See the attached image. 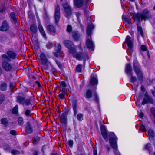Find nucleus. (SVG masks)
Here are the masks:
<instances>
[{
    "label": "nucleus",
    "mask_w": 155,
    "mask_h": 155,
    "mask_svg": "<svg viewBox=\"0 0 155 155\" xmlns=\"http://www.w3.org/2000/svg\"><path fill=\"white\" fill-rule=\"evenodd\" d=\"M133 17L137 20L139 23L141 22V21H145L149 19L151 17V15L149 11L147 8L143 9L142 12L140 14L138 12L137 13H134L133 15Z\"/></svg>",
    "instance_id": "1"
},
{
    "label": "nucleus",
    "mask_w": 155,
    "mask_h": 155,
    "mask_svg": "<svg viewBox=\"0 0 155 155\" xmlns=\"http://www.w3.org/2000/svg\"><path fill=\"white\" fill-rule=\"evenodd\" d=\"M108 139L109 142L111 147L115 150H118L117 145L118 138L114 132H110L107 130V139Z\"/></svg>",
    "instance_id": "2"
},
{
    "label": "nucleus",
    "mask_w": 155,
    "mask_h": 155,
    "mask_svg": "<svg viewBox=\"0 0 155 155\" xmlns=\"http://www.w3.org/2000/svg\"><path fill=\"white\" fill-rule=\"evenodd\" d=\"M100 129L101 134L104 140L102 138H100V143L102 147H105L106 148V146L105 144L107 141V130L105 126L103 124L101 125Z\"/></svg>",
    "instance_id": "3"
},
{
    "label": "nucleus",
    "mask_w": 155,
    "mask_h": 155,
    "mask_svg": "<svg viewBox=\"0 0 155 155\" xmlns=\"http://www.w3.org/2000/svg\"><path fill=\"white\" fill-rule=\"evenodd\" d=\"M125 72L127 74L131 76L130 79L131 82L134 83L137 80L135 76H133V70L130 63H128L126 64L125 68Z\"/></svg>",
    "instance_id": "4"
},
{
    "label": "nucleus",
    "mask_w": 155,
    "mask_h": 155,
    "mask_svg": "<svg viewBox=\"0 0 155 155\" xmlns=\"http://www.w3.org/2000/svg\"><path fill=\"white\" fill-rule=\"evenodd\" d=\"M133 67L134 71L137 76L139 81L142 82L143 80L144 75L140 68L138 67L136 64L133 62Z\"/></svg>",
    "instance_id": "5"
},
{
    "label": "nucleus",
    "mask_w": 155,
    "mask_h": 155,
    "mask_svg": "<svg viewBox=\"0 0 155 155\" xmlns=\"http://www.w3.org/2000/svg\"><path fill=\"white\" fill-rule=\"evenodd\" d=\"M148 104L154 105V102L152 97L149 94L147 91H146L144 94V97L143 98L141 104L142 105H144Z\"/></svg>",
    "instance_id": "6"
},
{
    "label": "nucleus",
    "mask_w": 155,
    "mask_h": 155,
    "mask_svg": "<svg viewBox=\"0 0 155 155\" xmlns=\"http://www.w3.org/2000/svg\"><path fill=\"white\" fill-rule=\"evenodd\" d=\"M63 43L64 45L69 49L71 53H74L76 51V47L72 41L68 40H65L63 41Z\"/></svg>",
    "instance_id": "7"
},
{
    "label": "nucleus",
    "mask_w": 155,
    "mask_h": 155,
    "mask_svg": "<svg viewBox=\"0 0 155 155\" xmlns=\"http://www.w3.org/2000/svg\"><path fill=\"white\" fill-rule=\"evenodd\" d=\"M62 5L65 12V15L68 18L71 15L72 8L67 2L63 3Z\"/></svg>",
    "instance_id": "8"
},
{
    "label": "nucleus",
    "mask_w": 155,
    "mask_h": 155,
    "mask_svg": "<svg viewBox=\"0 0 155 155\" xmlns=\"http://www.w3.org/2000/svg\"><path fill=\"white\" fill-rule=\"evenodd\" d=\"M76 51L74 53H72L73 56L75 58L79 60H82L83 59L84 60L88 57L87 54L86 53L84 54L83 52H79L76 54Z\"/></svg>",
    "instance_id": "9"
},
{
    "label": "nucleus",
    "mask_w": 155,
    "mask_h": 155,
    "mask_svg": "<svg viewBox=\"0 0 155 155\" xmlns=\"http://www.w3.org/2000/svg\"><path fill=\"white\" fill-rule=\"evenodd\" d=\"M125 42L127 44V45L128 48L132 51V48L133 46V41L132 40V38L129 35L126 36Z\"/></svg>",
    "instance_id": "10"
},
{
    "label": "nucleus",
    "mask_w": 155,
    "mask_h": 155,
    "mask_svg": "<svg viewBox=\"0 0 155 155\" xmlns=\"http://www.w3.org/2000/svg\"><path fill=\"white\" fill-rule=\"evenodd\" d=\"M60 17V7L57 5L55 8L54 18L56 23L58 22Z\"/></svg>",
    "instance_id": "11"
},
{
    "label": "nucleus",
    "mask_w": 155,
    "mask_h": 155,
    "mask_svg": "<svg viewBox=\"0 0 155 155\" xmlns=\"http://www.w3.org/2000/svg\"><path fill=\"white\" fill-rule=\"evenodd\" d=\"M2 68L7 71H9L12 69V65L7 62H3L2 63Z\"/></svg>",
    "instance_id": "12"
},
{
    "label": "nucleus",
    "mask_w": 155,
    "mask_h": 155,
    "mask_svg": "<svg viewBox=\"0 0 155 155\" xmlns=\"http://www.w3.org/2000/svg\"><path fill=\"white\" fill-rule=\"evenodd\" d=\"M67 113L65 112L62 113L60 116V120L61 123L62 125L65 126L67 124Z\"/></svg>",
    "instance_id": "13"
},
{
    "label": "nucleus",
    "mask_w": 155,
    "mask_h": 155,
    "mask_svg": "<svg viewBox=\"0 0 155 155\" xmlns=\"http://www.w3.org/2000/svg\"><path fill=\"white\" fill-rule=\"evenodd\" d=\"M9 28L8 23L6 21H4L2 23V26L0 27V30L3 31H7Z\"/></svg>",
    "instance_id": "14"
},
{
    "label": "nucleus",
    "mask_w": 155,
    "mask_h": 155,
    "mask_svg": "<svg viewBox=\"0 0 155 155\" xmlns=\"http://www.w3.org/2000/svg\"><path fill=\"white\" fill-rule=\"evenodd\" d=\"M47 28L48 31L51 34H54L56 32L55 28L52 25H47Z\"/></svg>",
    "instance_id": "15"
},
{
    "label": "nucleus",
    "mask_w": 155,
    "mask_h": 155,
    "mask_svg": "<svg viewBox=\"0 0 155 155\" xmlns=\"http://www.w3.org/2000/svg\"><path fill=\"white\" fill-rule=\"evenodd\" d=\"M147 134L150 139L151 138L153 140L155 137V134L154 130L152 129H149L147 131Z\"/></svg>",
    "instance_id": "16"
},
{
    "label": "nucleus",
    "mask_w": 155,
    "mask_h": 155,
    "mask_svg": "<svg viewBox=\"0 0 155 155\" xmlns=\"http://www.w3.org/2000/svg\"><path fill=\"white\" fill-rule=\"evenodd\" d=\"M91 84L92 85L97 84L98 83V80L96 76H91L90 80Z\"/></svg>",
    "instance_id": "17"
},
{
    "label": "nucleus",
    "mask_w": 155,
    "mask_h": 155,
    "mask_svg": "<svg viewBox=\"0 0 155 155\" xmlns=\"http://www.w3.org/2000/svg\"><path fill=\"white\" fill-rule=\"evenodd\" d=\"M40 58L42 63L44 65L46 64L48 62V60L44 53H42L41 54Z\"/></svg>",
    "instance_id": "18"
},
{
    "label": "nucleus",
    "mask_w": 155,
    "mask_h": 155,
    "mask_svg": "<svg viewBox=\"0 0 155 155\" xmlns=\"http://www.w3.org/2000/svg\"><path fill=\"white\" fill-rule=\"evenodd\" d=\"M140 23L138 22L137 24V31L138 33L140 34L142 37H143L144 36V32L142 27L139 25Z\"/></svg>",
    "instance_id": "19"
},
{
    "label": "nucleus",
    "mask_w": 155,
    "mask_h": 155,
    "mask_svg": "<svg viewBox=\"0 0 155 155\" xmlns=\"http://www.w3.org/2000/svg\"><path fill=\"white\" fill-rule=\"evenodd\" d=\"M72 37L74 39L78 41L79 40L80 35L78 31H74L72 33Z\"/></svg>",
    "instance_id": "20"
},
{
    "label": "nucleus",
    "mask_w": 155,
    "mask_h": 155,
    "mask_svg": "<svg viewBox=\"0 0 155 155\" xmlns=\"http://www.w3.org/2000/svg\"><path fill=\"white\" fill-rule=\"evenodd\" d=\"M7 54L10 58L14 59L15 58L16 54L15 53L12 51H8L7 52Z\"/></svg>",
    "instance_id": "21"
},
{
    "label": "nucleus",
    "mask_w": 155,
    "mask_h": 155,
    "mask_svg": "<svg viewBox=\"0 0 155 155\" xmlns=\"http://www.w3.org/2000/svg\"><path fill=\"white\" fill-rule=\"evenodd\" d=\"M74 4L77 8L81 7L83 5V0H75Z\"/></svg>",
    "instance_id": "22"
},
{
    "label": "nucleus",
    "mask_w": 155,
    "mask_h": 155,
    "mask_svg": "<svg viewBox=\"0 0 155 155\" xmlns=\"http://www.w3.org/2000/svg\"><path fill=\"white\" fill-rule=\"evenodd\" d=\"M89 38V37H87L88 39L86 41V44L87 48H91L93 47V44L92 40H90Z\"/></svg>",
    "instance_id": "23"
},
{
    "label": "nucleus",
    "mask_w": 155,
    "mask_h": 155,
    "mask_svg": "<svg viewBox=\"0 0 155 155\" xmlns=\"http://www.w3.org/2000/svg\"><path fill=\"white\" fill-rule=\"evenodd\" d=\"M38 29L41 33V34H42V35L43 36V37L45 38H46V34H45V33L44 31L43 28L41 24H39L38 25Z\"/></svg>",
    "instance_id": "24"
},
{
    "label": "nucleus",
    "mask_w": 155,
    "mask_h": 155,
    "mask_svg": "<svg viewBox=\"0 0 155 155\" xmlns=\"http://www.w3.org/2000/svg\"><path fill=\"white\" fill-rule=\"evenodd\" d=\"M122 19L123 21H124L128 24H131V18L130 17H127L126 15H124L123 14L122 16Z\"/></svg>",
    "instance_id": "25"
},
{
    "label": "nucleus",
    "mask_w": 155,
    "mask_h": 155,
    "mask_svg": "<svg viewBox=\"0 0 155 155\" xmlns=\"http://www.w3.org/2000/svg\"><path fill=\"white\" fill-rule=\"evenodd\" d=\"M26 131L28 133H31L33 131L32 128L29 122L27 123V125L26 127Z\"/></svg>",
    "instance_id": "26"
},
{
    "label": "nucleus",
    "mask_w": 155,
    "mask_h": 155,
    "mask_svg": "<svg viewBox=\"0 0 155 155\" xmlns=\"http://www.w3.org/2000/svg\"><path fill=\"white\" fill-rule=\"evenodd\" d=\"M94 28V26L92 25H89L87 29V34L88 35L89 37H90L91 34V30Z\"/></svg>",
    "instance_id": "27"
},
{
    "label": "nucleus",
    "mask_w": 155,
    "mask_h": 155,
    "mask_svg": "<svg viewBox=\"0 0 155 155\" xmlns=\"http://www.w3.org/2000/svg\"><path fill=\"white\" fill-rule=\"evenodd\" d=\"M30 29L31 32L32 34H35L37 32V27L34 25H31Z\"/></svg>",
    "instance_id": "28"
},
{
    "label": "nucleus",
    "mask_w": 155,
    "mask_h": 155,
    "mask_svg": "<svg viewBox=\"0 0 155 155\" xmlns=\"http://www.w3.org/2000/svg\"><path fill=\"white\" fill-rule=\"evenodd\" d=\"M84 96L87 98L89 99L91 98L92 97V91L89 89L87 90Z\"/></svg>",
    "instance_id": "29"
},
{
    "label": "nucleus",
    "mask_w": 155,
    "mask_h": 155,
    "mask_svg": "<svg viewBox=\"0 0 155 155\" xmlns=\"http://www.w3.org/2000/svg\"><path fill=\"white\" fill-rule=\"evenodd\" d=\"M10 15L12 21L14 23H16L17 21V20L15 13L14 12H12L10 14Z\"/></svg>",
    "instance_id": "30"
},
{
    "label": "nucleus",
    "mask_w": 155,
    "mask_h": 155,
    "mask_svg": "<svg viewBox=\"0 0 155 155\" xmlns=\"http://www.w3.org/2000/svg\"><path fill=\"white\" fill-rule=\"evenodd\" d=\"M25 99V98L21 96H18L17 97V101L18 103L22 104Z\"/></svg>",
    "instance_id": "31"
},
{
    "label": "nucleus",
    "mask_w": 155,
    "mask_h": 155,
    "mask_svg": "<svg viewBox=\"0 0 155 155\" xmlns=\"http://www.w3.org/2000/svg\"><path fill=\"white\" fill-rule=\"evenodd\" d=\"M31 98L28 99H25L24 100V102H23L22 105H25L26 106H29L31 104Z\"/></svg>",
    "instance_id": "32"
},
{
    "label": "nucleus",
    "mask_w": 155,
    "mask_h": 155,
    "mask_svg": "<svg viewBox=\"0 0 155 155\" xmlns=\"http://www.w3.org/2000/svg\"><path fill=\"white\" fill-rule=\"evenodd\" d=\"M2 58L3 60H4L10 62L11 61V60L9 56H8L5 54L2 55Z\"/></svg>",
    "instance_id": "33"
},
{
    "label": "nucleus",
    "mask_w": 155,
    "mask_h": 155,
    "mask_svg": "<svg viewBox=\"0 0 155 155\" xmlns=\"http://www.w3.org/2000/svg\"><path fill=\"white\" fill-rule=\"evenodd\" d=\"M7 88V84L5 83H2L0 87V89L2 91H5Z\"/></svg>",
    "instance_id": "34"
},
{
    "label": "nucleus",
    "mask_w": 155,
    "mask_h": 155,
    "mask_svg": "<svg viewBox=\"0 0 155 155\" xmlns=\"http://www.w3.org/2000/svg\"><path fill=\"white\" fill-rule=\"evenodd\" d=\"M40 139V137H35L33 139L34 142L33 143V144L35 145L37 144L39 141Z\"/></svg>",
    "instance_id": "35"
},
{
    "label": "nucleus",
    "mask_w": 155,
    "mask_h": 155,
    "mask_svg": "<svg viewBox=\"0 0 155 155\" xmlns=\"http://www.w3.org/2000/svg\"><path fill=\"white\" fill-rule=\"evenodd\" d=\"M82 65L79 64L78 65L76 68V71L80 73L81 71Z\"/></svg>",
    "instance_id": "36"
},
{
    "label": "nucleus",
    "mask_w": 155,
    "mask_h": 155,
    "mask_svg": "<svg viewBox=\"0 0 155 155\" xmlns=\"http://www.w3.org/2000/svg\"><path fill=\"white\" fill-rule=\"evenodd\" d=\"M151 147V145L150 143L147 144L145 146L144 148L145 150H147L148 151L150 152V149Z\"/></svg>",
    "instance_id": "37"
},
{
    "label": "nucleus",
    "mask_w": 155,
    "mask_h": 155,
    "mask_svg": "<svg viewBox=\"0 0 155 155\" xmlns=\"http://www.w3.org/2000/svg\"><path fill=\"white\" fill-rule=\"evenodd\" d=\"M61 46L60 44H58L57 46V49L56 50V51L58 53H60V54H62V52L61 51Z\"/></svg>",
    "instance_id": "38"
},
{
    "label": "nucleus",
    "mask_w": 155,
    "mask_h": 155,
    "mask_svg": "<svg viewBox=\"0 0 155 155\" xmlns=\"http://www.w3.org/2000/svg\"><path fill=\"white\" fill-rule=\"evenodd\" d=\"M24 120L22 117H19L18 119V122L19 125H22L24 124Z\"/></svg>",
    "instance_id": "39"
},
{
    "label": "nucleus",
    "mask_w": 155,
    "mask_h": 155,
    "mask_svg": "<svg viewBox=\"0 0 155 155\" xmlns=\"http://www.w3.org/2000/svg\"><path fill=\"white\" fill-rule=\"evenodd\" d=\"M18 106L17 105H16L12 110V112L14 114L17 113L18 111Z\"/></svg>",
    "instance_id": "40"
},
{
    "label": "nucleus",
    "mask_w": 155,
    "mask_h": 155,
    "mask_svg": "<svg viewBox=\"0 0 155 155\" xmlns=\"http://www.w3.org/2000/svg\"><path fill=\"white\" fill-rule=\"evenodd\" d=\"M1 123L3 125H6L8 124V120L5 118H2L1 120Z\"/></svg>",
    "instance_id": "41"
},
{
    "label": "nucleus",
    "mask_w": 155,
    "mask_h": 155,
    "mask_svg": "<svg viewBox=\"0 0 155 155\" xmlns=\"http://www.w3.org/2000/svg\"><path fill=\"white\" fill-rule=\"evenodd\" d=\"M65 94V92L62 91L61 93L59 92V97L61 99H63L64 97Z\"/></svg>",
    "instance_id": "42"
},
{
    "label": "nucleus",
    "mask_w": 155,
    "mask_h": 155,
    "mask_svg": "<svg viewBox=\"0 0 155 155\" xmlns=\"http://www.w3.org/2000/svg\"><path fill=\"white\" fill-rule=\"evenodd\" d=\"M11 153L12 154L14 155L19 154H20L19 151L15 150H12L11 151Z\"/></svg>",
    "instance_id": "43"
},
{
    "label": "nucleus",
    "mask_w": 155,
    "mask_h": 155,
    "mask_svg": "<svg viewBox=\"0 0 155 155\" xmlns=\"http://www.w3.org/2000/svg\"><path fill=\"white\" fill-rule=\"evenodd\" d=\"M25 114L27 117H31V110L29 109L26 110L25 112Z\"/></svg>",
    "instance_id": "44"
},
{
    "label": "nucleus",
    "mask_w": 155,
    "mask_h": 155,
    "mask_svg": "<svg viewBox=\"0 0 155 155\" xmlns=\"http://www.w3.org/2000/svg\"><path fill=\"white\" fill-rule=\"evenodd\" d=\"M140 129L142 130L143 132H146L147 131L145 126L143 124H141L140 125Z\"/></svg>",
    "instance_id": "45"
},
{
    "label": "nucleus",
    "mask_w": 155,
    "mask_h": 155,
    "mask_svg": "<svg viewBox=\"0 0 155 155\" xmlns=\"http://www.w3.org/2000/svg\"><path fill=\"white\" fill-rule=\"evenodd\" d=\"M83 117V115L82 114L80 113L78 114L77 116V119L79 121H81V119Z\"/></svg>",
    "instance_id": "46"
},
{
    "label": "nucleus",
    "mask_w": 155,
    "mask_h": 155,
    "mask_svg": "<svg viewBox=\"0 0 155 155\" xmlns=\"http://www.w3.org/2000/svg\"><path fill=\"white\" fill-rule=\"evenodd\" d=\"M53 46V44L51 42H48L46 45V47L48 49H50Z\"/></svg>",
    "instance_id": "47"
},
{
    "label": "nucleus",
    "mask_w": 155,
    "mask_h": 155,
    "mask_svg": "<svg viewBox=\"0 0 155 155\" xmlns=\"http://www.w3.org/2000/svg\"><path fill=\"white\" fill-rule=\"evenodd\" d=\"M141 49L143 51H147V47L144 45H142L141 46Z\"/></svg>",
    "instance_id": "48"
},
{
    "label": "nucleus",
    "mask_w": 155,
    "mask_h": 155,
    "mask_svg": "<svg viewBox=\"0 0 155 155\" xmlns=\"http://www.w3.org/2000/svg\"><path fill=\"white\" fill-rule=\"evenodd\" d=\"M153 80L149 78L147 79V84L148 85H150L153 84Z\"/></svg>",
    "instance_id": "49"
},
{
    "label": "nucleus",
    "mask_w": 155,
    "mask_h": 155,
    "mask_svg": "<svg viewBox=\"0 0 155 155\" xmlns=\"http://www.w3.org/2000/svg\"><path fill=\"white\" fill-rule=\"evenodd\" d=\"M56 62L58 66L59 67V68L60 69H62V65H61V63L60 61H57V60L56 61Z\"/></svg>",
    "instance_id": "50"
},
{
    "label": "nucleus",
    "mask_w": 155,
    "mask_h": 155,
    "mask_svg": "<svg viewBox=\"0 0 155 155\" xmlns=\"http://www.w3.org/2000/svg\"><path fill=\"white\" fill-rule=\"evenodd\" d=\"M73 109H77V103L75 101H73L72 103Z\"/></svg>",
    "instance_id": "51"
},
{
    "label": "nucleus",
    "mask_w": 155,
    "mask_h": 155,
    "mask_svg": "<svg viewBox=\"0 0 155 155\" xmlns=\"http://www.w3.org/2000/svg\"><path fill=\"white\" fill-rule=\"evenodd\" d=\"M72 30L71 26L70 25H68L67 28V31L68 32H71Z\"/></svg>",
    "instance_id": "52"
},
{
    "label": "nucleus",
    "mask_w": 155,
    "mask_h": 155,
    "mask_svg": "<svg viewBox=\"0 0 155 155\" xmlns=\"http://www.w3.org/2000/svg\"><path fill=\"white\" fill-rule=\"evenodd\" d=\"M93 155H97V149L96 147H93Z\"/></svg>",
    "instance_id": "53"
},
{
    "label": "nucleus",
    "mask_w": 155,
    "mask_h": 155,
    "mask_svg": "<svg viewBox=\"0 0 155 155\" xmlns=\"http://www.w3.org/2000/svg\"><path fill=\"white\" fill-rule=\"evenodd\" d=\"M4 100V96L1 95L0 96V104L2 103Z\"/></svg>",
    "instance_id": "54"
},
{
    "label": "nucleus",
    "mask_w": 155,
    "mask_h": 155,
    "mask_svg": "<svg viewBox=\"0 0 155 155\" xmlns=\"http://www.w3.org/2000/svg\"><path fill=\"white\" fill-rule=\"evenodd\" d=\"M68 145L71 147H72L73 145V141L72 140H70L68 141Z\"/></svg>",
    "instance_id": "55"
},
{
    "label": "nucleus",
    "mask_w": 155,
    "mask_h": 155,
    "mask_svg": "<svg viewBox=\"0 0 155 155\" xmlns=\"http://www.w3.org/2000/svg\"><path fill=\"white\" fill-rule=\"evenodd\" d=\"M129 33L130 34L132 37H134V32L132 29L128 31Z\"/></svg>",
    "instance_id": "56"
},
{
    "label": "nucleus",
    "mask_w": 155,
    "mask_h": 155,
    "mask_svg": "<svg viewBox=\"0 0 155 155\" xmlns=\"http://www.w3.org/2000/svg\"><path fill=\"white\" fill-rule=\"evenodd\" d=\"M15 86L13 82H11L10 83V88L11 90L12 91L13 89L14 88V87Z\"/></svg>",
    "instance_id": "57"
},
{
    "label": "nucleus",
    "mask_w": 155,
    "mask_h": 155,
    "mask_svg": "<svg viewBox=\"0 0 155 155\" xmlns=\"http://www.w3.org/2000/svg\"><path fill=\"white\" fill-rule=\"evenodd\" d=\"M61 85L63 87H66V85L65 82L64 81H61Z\"/></svg>",
    "instance_id": "58"
},
{
    "label": "nucleus",
    "mask_w": 155,
    "mask_h": 155,
    "mask_svg": "<svg viewBox=\"0 0 155 155\" xmlns=\"http://www.w3.org/2000/svg\"><path fill=\"white\" fill-rule=\"evenodd\" d=\"M140 89L141 91L143 92H145L146 91V89L144 87L143 85H142L141 87H140Z\"/></svg>",
    "instance_id": "59"
},
{
    "label": "nucleus",
    "mask_w": 155,
    "mask_h": 155,
    "mask_svg": "<svg viewBox=\"0 0 155 155\" xmlns=\"http://www.w3.org/2000/svg\"><path fill=\"white\" fill-rule=\"evenodd\" d=\"M4 149L5 150H9L10 149V147L8 145L4 146Z\"/></svg>",
    "instance_id": "60"
},
{
    "label": "nucleus",
    "mask_w": 155,
    "mask_h": 155,
    "mask_svg": "<svg viewBox=\"0 0 155 155\" xmlns=\"http://www.w3.org/2000/svg\"><path fill=\"white\" fill-rule=\"evenodd\" d=\"M75 15L77 16L78 19L81 15V14L80 12H75Z\"/></svg>",
    "instance_id": "61"
},
{
    "label": "nucleus",
    "mask_w": 155,
    "mask_h": 155,
    "mask_svg": "<svg viewBox=\"0 0 155 155\" xmlns=\"http://www.w3.org/2000/svg\"><path fill=\"white\" fill-rule=\"evenodd\" d=\"M95 100L96 103H98L99 98L98 97L96 94L95 95Z\"/></svg>",
    "instance_id": "62"
},
{
    "label": "nucleus",
    "mask_w": 155,
    "mask_h": 155,
    "mask_svg": "<svg viewBox=\"0 0 155 155\" xmlns=\"http://www.w3.org/2000/svg\"><path fill=\"white\" fill-rule=\"evenodd\" d=\"M10 133L13 135H15L16 134V131L15 130H11L10 131Z\"/></svg>",
    "instance_id": "63"
},
{
    "label": "nucleus",
    "mask_w": 155,
    "mask_h": 155,
    "mask_svg": "<svg viewBox=\"0 0 155 155\" xmlns=\"http://www.w3.org/2000/svg\"><path fill=\"white\" fill-rule=\"evenodd\" d=\"M154 88L155 91H154L153 90H151V92L152 95L153 96V97H155V86L154 87Z\"/></svg>",
    "instance_id": "64"
}]
</instances>
